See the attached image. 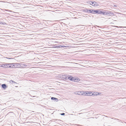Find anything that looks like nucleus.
Here are the masks:
<instances>
[{
	"label": "nucleus",
	"instance_id": "f257e3e1",
	"mask_svg": "<svg viewBox=\"0 0 126 126\" xmlns=\"http://www.w3.org/2000/svg\"><path fill=\"white\" fill-rule=\"evenodd\" d=\"M89 2L90 3V5H92L93 6H94V7H96L98 6H99L98 3L96 1H91Z\"/></svg>",
	"mask_w": 126,
	"mask_h": 126
},
{
	"label": "nucleus",
	"instance_id": "f03ea898",
	"mask_svg": "<svg viewBox=\"0 0 126 126\" xmlns=\"http://www.w3.org/2000/svg\"><path fill=\"white\" fill-rule=\"evenodd\" d=\"M92 93V92L91 91H86L84 92L82 94L84 95H87V96H90L92 95H90Z\"/></svg>",
	"mask_w": 126,
	"mask_h": 126
},
{
	"label": "nucleus",
	"instance_id": "7ed1b4c3",
	"mask_svg": "<svg viewBox=\"0 0 126 126\" xmlns=\"http://www.w3.org/2000/svg\"><path fill=\"white\" fill-rule=\"evenodd\" d=\"M10 64L6 63L5 64H2L1 65V67H11V66L10 65Z\"/></svg>",
	"mask_w": 126,
	"mask_h": 126
},
{
	"label": "nucleus",
	"instance_id": "20e7f679",
	"mask_svg": "<svg viewBox=\"0 0 126 126\" xmlns=\"http://www.w3.org/2000/svg\"><path fill=\"white\" fill-rule=\"evenodd\" d=\"M106 15L112 16L113 15V13L110 12V11L105 12Z\"/></svg>",
	"mask_w": 126,
	"mask_h": 126
},
{
	"label": "nucleus",
	"instance_id": "39448f33",
	"mask_svg": "<svg viewBox=\"0 0 126 126\" xmlns=\"http://www.w3.org/2000/svg\"><path fill=\"white\" fill-rule=\"evenodd\" d=\"M14 114V113L13 112H9L6 115H9V116H10L11 117Z\"/></svg>",
	"mask_w": 126,
	"mask_h": 126
},
{
	"label": "nucleus",
	"instance_id": "423d86ee",
	"mask_svg": "<svg viewBox=\"0 0 126 126\" xmlns=\"http://www.w3.org/2000/svg\"><path fill=\"white\" fill-rule=\"evenodd\" d=\"M99 11H98L97 10H93V14H99Z\"/></svg>",
	"mask_w": 126,
	"mask_h": 126
},
{
	"label": "nucleus",
	"instance_id": "0eeeda50",
	"mask_svg": "<svg viewBox=\"0 0 126 126\" xmlns=\"http://www.w3.org/2000/svg\"><path fill=\"white\" fill-rule=\"evenodd\" d=\"M51 99L52 100H54V101H56V102H57L58 101V99L55 97H51Z\"/></svg>",
	"mask_w": 126,
	"mask_h": 126
},
{
	"label": "nucleus",
	"instance_id": "6e6552de",
	"mask_svg": "<svg viewBox=\"0 0 126 126\" xmlns=\"http://www.w3.org/2000/svg\"><path fill=\"white\" fill-rule=\"evenodd\" d=\"M67 77L66 75L63 76V80H67Z\"/></svg>",
	"mask_w": 126,
	"mask_h": 126
},
{
	"label": "nucleus",
	"instance_id": "1a4fd4ad",
	"mask_svg": "<svg viewBox=\"0 0 126 126\" xmlns=\"http://www.w3.org/2000/svg\"><path fill=\"white\" fill-rule=\"evenodd\" d=\"M1 86L2 88L5 89L7 87V86L5 84H3Z\"/></svg>",
	"mask_w": 126,
	"mask_h": 126
},
{
	"label": "nucleus",
	"instance_id": "9d476101",
	"mask_svg": "<svg viewBox=\"0 0 126 126\" xmlns=\"http://www.w3.org/2000/svg\"><path fill=\"white\" fill-rule=\"evenodd\" d=\"M76 79H75V78L74 77H72V78H71V80L72 81H76Z\"/></svg>",
	"mask_w": 126,
	"mask_h": 126
},
{
	"label": "nucleus",
	"instance_id": "9b49d317",
	"mask_svg": "<svg viewBox=\"0 0 126 126\" xmlns=\"http://www.w3.org/2000/svg\"><path fill=\"white\" fill-rule=\"evenodd\" d=\"M99 14H102L103 15H106L105 12H102V11H99Z\"/></svg>",
	"mask_w": 126,
	"mask_h": 126
},
{
	"label": "nucleus",
	"instance_id": "f8f14e48",
	"mask_svg": "<svg viewBox=\"0 0 126 126\" xmlns=\"http://www.w3.org/2000/svg\"><path fill=\"white\" fill-rule=\"evenodd\" d=\"M93 10H89L88 11V13H93Z\"/></svg>",
	"mask_w": 126,
	"mask_h": 126
},
{
	"label": "nucleus",
	"instance_id": "ddd939ff",
	"mask_svg": "<svg viewBox=\"0 0 126 126\" xmlns=\"http://www.w3.org/2000/svg\"><path fill=\"white\" fill-rule=\"evenodd\" d=\"M18 65H22V66H27V65H24L22 63H18L17 64Z\"/></svg>",
	"mask_w": 126,
	"mask_h": 126
},
{
	"label": "nucleus",
	"instance_id": "4468645a",
	"mask_svg": "<svg viewBox=\"0 0 126 126\" xmlns=\"http://www.w3.org/2000/svg\"><path fill=\"white\" fill-rule=\"evenodd\" d=\"M63 46H56L55 47V48H60L62 47H63Z\"/></svg>",
	"mask_w": 126,
	"mask_h": 126
},
{
	"label": "nucleus",
	"instance_id": "2eb2a0df",
	"mask_svg": "<svg viewBox=\"0 0 126 126\" xmlns=\"http://www.w3.org/2000/svg\"><path fill=\"white\" fill-rule=\"evenodd\" d=\"M83 11L84 12H87V13H88V9H85L83 10Z\"/></svg>",
	"mask_w": 126,
	"mask_h": 126
},
{
	"label": "nucleus",
	"instance_id": "dca6fc26",
	"mask_svg": "<svg viewBox=\"0 0 126 126\" xmlns=\"http://www.w3.org/2000/svg\"><path fill=\"white\" fill-rule=\"evenodd\" d=\"M9 82L11 84H12L13 83H16L13 80H11Z\"/></svg>",
	"mask_w": 126,
	"mask_h": 126
},
{
	"label": "nucleus",
	"instance_id": "f3484780",
	"mask_svg": "<svg viewBox=\"0 0 126 126\" xmlns=\"http://www.w3.org/2000/svg\"><path fill=\"white\" fill-rule=\"evenodd\" d=\"M72 77L71 76L68 77H67V80L69 79L71 80V78H72Z\"/></svg>",
	"mask_w": 126,
	"mask_h": 126
},
{
	"label": "nucleus",
	"instance_id": "a211bd4d",
	"mask_svg": "<svg viewBox=\"0 0 126 126\" xmlns=\"http://www.w3.org/2000/svg\"><path fill=\"white\" fill-rule=\"evenodd\" d=\"M92 95H94V96H97V93H96L95 94H92Z\"/></svg>",
	"mask_w": 126,
	"mask_h": 126
},
{
	"label": "nucleus",
	"instance_id": "6ab92c4d",
	"mask_svg": "<svg viewBox=\"0 0 126 126\" xmlns=\"http://www.w3.org/2000/svg\"><path fill=\"white\" fill-rule=\"evenodd\" d=\"M65 114L63 113H62L60 114L62 115H64Z\"/></svg>",
	"mask_w": 126,
	"mask_h": 126
},
{
	"label": "nucleus",
	"instance_id": "aec40b11",
	"mask_svg": "<svg viewBox=\"0 0 126 126\" xmlns=\"http://www.w3.org/2000/svg\"><path fill=\"white\" fill-rule=\"evenodd\" d=\"M96 93H97V95H99L100 94V93H98L97 92H96Z\"/></svg>",
	"mask_w": 126,
	"mask_h": 126
},
{
	"label": "nucleus",
	"instance_id": "412c9836",
	"mask_svg": "<svg viewBox=\"0 0 126 126\" xmlns=\"http://www.w3.org/2000/svg\"><path fill=\"white\" fill-rule=\"evenodd\" d=\"M4 24L2 22L0 21V24Z\"/></svg>",
	"mask_w": 126,
	"mask_h": 126
},
{
	"label": "nucleus",
	"instance_id": "4be33fe9",
	"mask_svg": "<svg viewBox=\"0 0 126 126\" xmlns=\"http://www.w3.org/2000/svg\"><path fill=\"white\" fill-rule=\"evenodd\" d=\"M6 58L7 59H12L13 58H8V57H6Z\"/></svg>",
	"mask_w": 126,
	"mask_h": 126
},
{
	"label": "nucleus",
	"instance_id": "5701e85b",
	"mask_svg": "<svg viewBox=\"0 0 126 126\" xmlns=\"http://www.w3.org/2000/svg\"><path fill=\"white\" fill-rule=\"evenodd\" d=\"M76 125H77L78 126H83L82 125H80L79 124H77Z\"/></svg>",
	"mask_w": 126,
	"mask_h": 126
},
{
	"label": "nucleus",
	"instance_id": "b1692460",
	"mask_svg": "<svg viewBox=\"0 0 126 126\" xmlns=\"http://www.w3.org/2000/svg\"><path fill=\"white\" fill-rule=\"evenodd\" d=\"M114 6L115 7H117V6L116 5H114Z\"/></svg>",
	"mask_w": 126,
	"mask_h": 126
},
{
	"label": "nucleus",
	"instance_id": "393cba45",
	"mask_svg": "<svg viewBox=\"0 0 126 126\" xmlns=\"http://www.w3.org/2000/svg\"><path fill=\"white\" fill-rule=\"evenodd\" d=\"M119 27L120 28L123 27V28H126V27Z\"/></svg>",
	"mask_w": 126,
	"mask_h": 126
},
{
	"label": "nucleus",
	"instance_id": "a878e982",
	"mask_svg": "<svg viewBox=\"0 0 126 126\" xmlns=\"http://www.w3.org/2000/svg\"><path fill=\"white\" fill-rule=\"evenodd\" d=\"M81 113H79L78 114H81Z\"/></svg>",
	"mask_w": 126,
	"mask_h": 126
},
{
	"label": "nucleus",
	"instance_id": "bb28decb",
	"mask_svg": "<svg viewBox=\"0 0 126 126\" xmlns=\"http://www.w3.org/2000/svg\"><path fill=\"white\" fill-rule=\"evenodd\" d=\"M54 120H55V121H56V120H57L56 119H55Z\"/></svg>",
	"mask_w": 126,
	"mask_h": 126
},
{
	"label": "nucleus",
	"instance_id": "cd10ccee",
	"mask_svg": "<svg viewBox=\"0 0 126 126\" xmlns=\"http://www.w3.org/2000/svg\"><path fill=\"white\" fill-rule=\"evenodd\" d=\"M116 27H118H118H117V26H116Z\"/></svg>",
	"mask_w": 126,
	"mask_h": 126
},
{
	"label": "nucleus",
	"instance_id": "c85d7f7f",
	"mask_svg": "<svg viewBox=\"0 0 126 126\" xmlns=\"http://www.w3.org/2000/svg\"><path fill=\"white\" fill-rule=\"evenodd\" d=\"M0 2H1V1H0Z\"/></svg>",
	"mask_w": 126,
	"mask_h": 126
}]
</instances>
